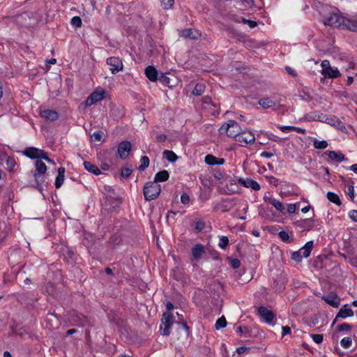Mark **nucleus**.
<instances>
[{
  "mask_svg": "<svg viewBox=\"0 0 357 357\" xmlns=\"http://www.w3.org/2000/svg\"><path fill=\"white\" fill-rule=\"evenodd\" d=\"M34 165L35 169L31 171V174L34 178L35 182L33 186L41 191L43 189V184L45 183V174L47 171V166L40 160H36Z\"/></svg>",
  "mask_w": 357,
  "mask_h": 357,
  "instance_id": "f257e3e1",
  "label": "nucleus"
},
{
  "mask_svg": "<svg viewBox=\"0 0 357 357\" xmlns=\"http://www.w3.org/2000/svg\"><path fill=\"white\" fill-rule=\"evenodd\" d=\"M241 130V126L236 121L229 120L219 128V132L220 135H226L229 137L236 139Z\"/></svg>",
  "mask_w": 357,
  "mask_h": 357,
  "instance_id": "f03ea898",
  "label": "nucleus"
},
{
  "mask_svg": "<svg viewBox=\"0 0 357 357\" xmlns=\"http://www.w3.org/2000/svg\"><path fill=\"white\" fill-rule=\"evenodd\" d=\"M160 185L155 182H150L144 188V195L146 200L155 199L160 193Z\"/></svg>",
  "mask_w": 357,
  "mask_h": 357,
  "instance_id": "7ed1b4c3",
  "label": "nucleus"
},
{
  "mask_svg": "<svg viewBox=\"0 0 357 357\" xmlns=\"http://www.w3.org/2000/svg\"><path fill=\"white\" fill-rule=\"evenodd\" d=\"M67 321L70 326H75L79 327H83L87 322L86 317L82 314L76 312L71 311L68 315Z\"/></svg>",
  "mask_w": 357,
  "mask_h": 357,
  "instance_id": "20e7f679",
  "label": "nucleus"
},
{
  "mask_svg": "<svg viewBox=\"0 0 357 357\" xmlns=\"http://www.w3.org/2000/svg\"><path fill=\"white\" fill-rule=\"evenodd\" d=\"M174 317L169 312H165L161 319L160 326V333L162 335H169L170 334V328L174 324Z\"/></svg>",
  "mask_w": 357,
  "mask_h": 357,
  "instance_id": "39448f33",
  "label": "nucleus"
},
{
  "mask_svg": "<svg viewBox=\"0 0 357 357\" xmlns=\"http://www.w3.org/2000/svg\"><path fill=\"white\" fill-rule=\"evenodd\" d=\"M321 74L328 78H337L340 76V73L337 68L331 67L328 60H324L321 63Z\"/></svg>",
  "mask_w": 357,
  "mask_h": 357,
  "instance_id": "423d86ee",
  "label": "nucleus"
},
{
  "mask_svg": "<svg viewBox=\"0 0 357 357\" xmlns=\"http://www.w3.org/2000/svg\"><path fill=\"white\" fill-rule=\"evenodd\" d=\"M105 91L104 89L101 88L96 89L93 93H91L89 96L86 98L85 101L86 106H91L96 102L102 100L104 98Z\"/></svg>",
  "mask_w": 357,
  "mask_h": 357,
  "instance_id": "0eeeda50",
  "label": "nucleus"
},
{
  "mask_svg": "<svg viewBox=\"0 0 357 357\" xmlns=\"http://www.w3.org/2000/svg\"><path fill=\"white\" fill-rule=\"evenodd\" d=\"M236 140L243 146V144H253L255 141V137L251 131L241 130L236 138Z\"/></svg>",
  "mask_w": 357,
  "mask_h": 357,
  "instance_id": "6e6552de",
  "label": "nucleus"
},
{
  "mask_svg": "<svg viewBox=\"0 0 357 357\" xmlns=\"http://www.w3.org/2000/svg\"><path fill=\"white\" fill-rule=\"evenodd\" d=\"M39 115L41 118L47 121H55L59 119V114L56 110L45 109L43 107L39 108Z\"/></svg>",
  "mask_w": 357,
  "mask_h": 357,
  "instance_id": "1a4fd4ad",
  "label": "nucleus"
},
{
  "mask_svg": "<svg viewBox=\"0 0 357 357\" xmlns=\"http://www.w3.org/2000/svg\"><path fill=\"white\" fill-rule=\"evenodd\" d=\"M107 64L112 74H116L123 69V63L119 57L111 56L107 59Z\"/></svg>",
  "mask_w": 357,
  "mask_h": 357,
  "instance_id": "9d476101",
  "label": "nucleus"
},
{
  "mask_svg": "<svg viewBox=\"0 0 357 357\" xmlns=\"http://www.w3.org/2000/svg\"><path fill=\"white\" fill-rule=\"evenodd\" d=\"M342 29H347L351 31H357V18L343 16L342 20Z\"/></svg>",
  "mask_w": 357,
  "mask_h": 357,
  "instance_id": "9b49d317",
  "label": "nucleus"
},
{
  "mask_svg": "<svg viewBox=\"0 0 357 357\" xmlns=\"http://www.w3.org/2000/svg\"><path fill=\"white\" fill-rule=\"evenodd\" d=\"M131 150V144L130 142H121L117 148V154L121 159L127 158Z\"/></svg>",
  "mask_w": 357,
  "mask_h": 357,
  "instance_id": "f8f14e48",
  "label": "nucleus"
},
{
  "mask_svg": "<svg viewBox=\"0 0 357 357\" xmlns=\"http://www.w3.org/2000/svg\"><path fill=\"white\" fill-rule=\"evenodd\" d=\"M343 16L338 14H332L324 20V24L340 28Z\"/></svg>",
  "mask_w": 357,
  "mask_h": 357,
  "instance_id": "ddd939ff",
  "label": "nucleus"
},
{
  "mask_svg": "<svg viewBox=\"0 0 357 357\" xmlns=\"http://www.w3.org/2000/svg\"><path fill=\"white\" fill-rule=\"evenodd\" d=\"M44 151L36 147H28L24 151V155L31 159H40Z\"/></svg>",
  "mask_w": 357,
  "mask_h": 357,
  "instance_id": "4468645a",
  "label": "nucleus"
},
{
  "mask_svg": "<svg viewBox=\"0 0 357 357\" xmlns=\"http://www.w3.org/2000/svg\"><path fill=\"white\" fill-rule=\"evenodd\" d=\"M238 181V183L241 184L244 187L251 188L254 190H259L260 189L259 183L252 179L240 178Z\"/></svg>",
  "mask_w": 357,
  "mask_h": 357,
  "instance_id": "2eb2a0df",
  "label": "nucleus"
},
{
  "mask_svg": "<svg viewBox=\"0 0 357 357\" xmlns=\"http://www.w3.org/2000/svg\"><path fill=\"white\" fill-rule=\"evenodd\" d=\"M258 312L260 316L268 324H271L275 318V314L265 307H259Z\"/></svg>",
  "mask_w": 357,
  "mask_h": 357,
  "instance_id": "dca6fc26",
  "label": "nucleus"
},
{
  "mask_svg": "<svg viewBox=\"0 0 357 357\" xmlns=\"http://www.w3.org/2000/svg\"><path fill=\"white\" fill-rule=\"evenodd\" d=\"M146 77L151 82H156L158 79V73L155 68L153 66H147L144 70Z\"/></svg>",
  "mask_w": 357,
  "mask_h": 357,
  "instance_id": "f3484780",
  "label": "nucleus"
},
{
  "mask_svg": "<svg viewBox=\"0 0 357 357\" xmlns=\"http://www.w3.org/2000/svg\"><path fill=\"white\" fill-rule=\"evenodd\" d=\"M353 315V310L349 307L348 304H346L343 305L339 310L337 314L336 315L335 320L339 317L346 319L347 317H352Z\"/></svg>",
  "mask_w": 357,
  "mask_h": 357,
  "instance_id": "a211bd4d",
  "label": "nucleus"
},
{
  "mask_svg": "<svg viewBox=\"0 0 357 357\" xmlns=\"http://www.w3.org/2000/svg\"><path fill=\"white\" fill-rule=\"evenodd\" d=\"M322 298L328 304L334 307H337L340 303V298L335 294H331L328 296H323Z\"/></svg>",
  "mask_w": 357,
  "mask_h": 357,
  "instance_id": "6ab92c4d",
  "label": "nucleus"
},
{
  "mask_svg": "<svg viewBox=\"0 0 357 357\" xmlns=\"http://www.w3.org/2000/svg\"><path fill=\"white\" fill-rule=\"evenodd\" d=\"M204 252V248L202 244L195 245L192 248V260H199Z\"/></svg>",
  "mask_w": 357,
  "mask_h": 357,
  "instance_id": "aec40b11",
  "label": "nucleus"
},
{
  "mask_svg": "<svg viewBox=\"0 0 357 357\" xmlns=\"http://www.w3.org/2000/svg\"><path fill=\"white\" fill-rule=\"evenodd\" d=\"M178 325L177 332L178 334L180 335V337H178L179 339L180 337L182 339H185L188 337L189 335L188 331V327L185 323L183 322H179L176 321L175 322Z\"/></svg>",
  "mask_w": 357,
  "mask_h": 357,
  "instance_id": "412c9836",
  "label": "nucleus"
},
{
  "mask_svg": "<svg viewBox=\"0 0 357 357\" xmlns=\"http://www.w3.org/2000/svg\"><path fill=\"white\" fill-rule=\"evenodd\" d=\"M314 220L311 218L301 220L296 222L298 227L306 231H310L314 227Z\"/></svg>",
  "mask_w": 357,
  "mask_h": 357,
  "instance_id": "4be33fe9",
  "label": "nucleus"
},
{
  "mask_svg": "<svg viewBox=\"0 0 357 357\" xmlns=\"http://www.w3.org/2000/svg\"><path fill=\"white\" fill-rule=\"evenodd\" d=\"M65 172L66 169L63 167H61L58 169V175L56 177L55 180V187L56 188H60L63 183L64 178H65Z\"/></svg>",
  "mask_w": 357,
  "mask_h": 357,
  "instance_id": "5701e85b",
  "label": "nucleus"
},
{
  "mask_svg": "<svg viewBox=\"0 0 357 357\" xmlns=\"http://www.w3.org/2000/svg\"><path fill=\"white\" fill-rule=\"evenodd\" d=\"M327 154L330 159L335 162H340L346 160L344 154L340 151H328Z\"/></svg>",
  "mask_w": 357,
  "mask_h": 357,
  "instance_id": "b1692460",
  "label": "nucleus"
},
{
  "mask_svg": "<svg viewBox=\"0 0 357 357\" xmlns=\"http://www.w3.org/2000/svg\"><path fill=\"white\" fill-rule=\"evenodd\" d=\"M83 165L85 169L95 175H99L101 174V171L100 170V169L96 165L91 163V162L84 161Z\"/></svg>",
  "mask_w": 357,
  "mask_h": 357,
  "instance_id": "393cba45",
  "label": "nucleus"
},
{
  "mask_svg": "<svg viewBox=\"0 0 357 357\" xmlns=\"http://www.w3.org/2000/svg\"><path fill=\"white\" fill-rule=\"evenodd\" d=\"M313 244H314L313 241H310L307 242L305 243V245L299 250V251L302 254V256L303 257V258H307L310 256L311 251L312 250V248H313Z\"/></svg>",
  "mask_w": 357,
  "mask_h": 357,
  "instance_id": "a878e982",
  "label": "nucleus"
},
{
  "mask_svg": "<svg viewBox=\"0 0 357 357\" xmlns=\"http://www.w3.org/2000/svg\"><path fill=\"white\" fill-rule=\"evenodd\" d=\"M169 174L167 170H162L158 172L154 178V182L158 183V182H164L168 180Z\"/></svg>",
  "mask_w": 357,
  "mask_h": 357,
  "instance_id": "bb28decb",
  "label": "nucleus"
},
{
  "mask_svg": "<svg viewBox=\"0 0 357 357\" xmlns=\"http://www.w3.org/2000/svg\"><path fill=\"white\" fill-rule=\"evenodd\" d=\"M258 103L264 109L270 108L276 105L275 102L268 97L261 98Z\"/></svg>",
  "mask_w": 357,
  "mask_h": 357,
  "instance_id": "cd10ccee",
  "label": "nucleus"
},
{
  "mask_svg": "<svg viewBox=\"0 0 357 357\" xmlns=\"http://www.w3.org/2000/svg\"><path fill=\"white\" fill-rule=\"evenodd\" d=\"M313 146L317 149H324L328 147V144L326 140H318L317 139L314 138L312 140Z\"/></svg>",
  "mask_w": 357,
  "mask_h": 357,
  "instance_id": "c85d7f7f",
  "label": "nucleus"
},
{
  "mask_svg": "<svg viewBox=\"0 0 357 357\" xmlns=\"http://www.w3.org/2000/svg\"><path fill=\"white\" fill-rule=\"evenodd\" d=\"M327 198L330 202L337 204V206H340L342 204L339 196L334 192H328L327 193Z\"/></svg>",
  "mask_w": 357,
  "mask_h": 357,
  "instance_id": "c756f323",
  "label": "nucleus"
},
{
  "mask_svg": "<svg viewBox=\"0 0 357 357\" xmlns=\"http://www.w3.org/2000/svg\"><path fill=\"white\" fill-rule=\"evenodd\" d=\"M150 160L149 157L144 155L141 158L139 161V165L138 169L139 171H144L146 168H147L149 165Z\"/></svg>",
  "mask_w": 357,
  "mask_h": 357,
  "instance_id": "7c9ffc66",
  "label": "nucleus"
},
{
  "mask_svg": "<svg viewBox=\"0 0 357 357\" xmlns=\"http://www.w3.org/2000/svg\"><path fill=\"white\" fill-rule=\"evenodd\" d=\"M164 158L169 162H175L177 160V155L172 151L165 150L163 152Z\"/></svg>",
  "mask_w": 357,
  "mask_h": 357,
  "instance_id": "2f4dec72",
  "label": "nucleus"
},
{
  "mask_svg": "<svg viewBox=\"0 0 357 357\" xmlns=\"http://www.w3.org/2000/svg\"><path fill=\"white\" fill-rule=\"evenodd\" d=\"M197 35H198V33L190 29H185L181 31V36L185 38H196Z\"/></svg>",
  "mask_w": 357,
  "mask_h": 357,
  "instance_id": "473e14b6",
  "label": "nucleus"
},
{
  "mask_svg": "<svg viewBox=\"0 0 357 357\" xmlns=\"http://www.w3.org/2000/svg\"><path fill=\"white\" fill-rule=\"evenodd\" d=\"M162 84L172 86L171 78L167 77V73H161L158 79Z\"/></svg>",
  "mask_w": 357,
  "mask_h": 357,
  "instance_id": "72a5a7b5",
  "label": "nucleus"
},
{
  "mask_svg": "<svg viewBox=\"0 0 357 357\" xmlns=\"http://www.w3.org/2000/svg\"><path fill=\"white\" fill-rule=\"evenodd\" d=\"M205 90V86L202 84H197L192 91V94L195 96L202 95Z\"/></svg>",
  "mask_w": 357,
  "mask_h": 357,
  "instance_id": "f704fd0d",
  "label": "nucleus"
},
{
  "mask_svg": "<svg viewBox=\"0 0 357 357\" xmlns=\"http://www.w3.org/2000/svg\"><path fill=\"white\" fill-rule=\"evenodd\" d=\"M226 325H227L226 319L224 316H222L217 320V321L215 323V328L217 330H219V329L225 328L226 326Z\"/></svg>",
  "mask_w": 357,
  "mask_h": 357,
  "instance_id": "c9c22d12",
  "label": "nucleus"
},
{
  "mask_svg": "<svg viewBox=\"0 0 357 357\" xmlns=\"http://www.w3.org/2000/svg\"><path fill=\"white\" fill-rule=\"evenodd\" d=\"M341 346L344 349H349L352 344V340L349 337H344L340 341Z\"/></svg>",
  "mask_w": 357,
  "mask_h": 357,
  "instance_id": "e433bc0d",
  "label": "nucleus"
},
{
  "mask_svg": "<svg viewBox=\"0 0 357 357\" xmlns=\"http://www.w3.org/2000/svg\"><path fill=\"white\" fill-rule=\"evenodd\" d=\"M15 165H16V162H15L14 158L10 157V156H7V158H6L7 169L9 171H12L14 167L15 166Z\"/></svg>",
  "mask_w": 357,
  "mask_h": 357,
  "instance_id": "4c0bfd02",
  "label": "nucleus"
},
{
  "mask_svg": "<svg viewBox=\"0 0 357 357\" xmlns=\"http://www.w3.org/2000/svg\"><path fill=\"white\" fill-rule=\"evenodd\" d=\"M217 158L213 156V155H207L205 157V162L209 165H214L217 163Z\"/></svg>",
  "mask_w": 357,
  "mask_h": 357,
  "instance_id": "58836bf2",
  "label": "nucleus"
},
{
  "mask_svg": "<svg viewBox=\"0 0 357 357\" xmlns=\"http://www.w3.org/2000/svg\"><path fill=\"white\" fill-rule=\"evenodd\" d=\"M229 244V239L227 236H221L220 237V240H219V243H218V245L220 248H221L222 249H225L227 248V246Z\"/></svg>",
  "mask_w": 357,
  "mask_h": 357,
  "instance_id": "ea45409f",
  "label": "nucleus"
},
{
  "mask_svg": "<svg viewBox=\"0 0 357 357\" xmlns=\"http://www.w3.org/2000/svg\"><path fill=\"white\" fill-rule=\"evenodd\" d=\"M279 236L281 240L285 243H290L292 241L289 234L284 231H282L279 233Z\"/></svg>",
  "mask_w": 357,
  "mask_h": 357,
  "instance_id": "a19ab883",
  "label": "nucleus"
},
{
  "mask_svg": "<svg viewBox=\"0 0 357 357\" xmlns=\"http://www.w3.org/2000/svg\"><path fill=\"white\" fill-rule=\"evenodd\" d=\"M271 204L280 212H283L284 210V206L283 204L276 199H274Z\"/></svg>",
  "mask_w": 357,
  "mask_h": 357,
  "instance_id": "79ce46f5",
  "label": "nucleus"
},
{
  "mask_svg": "<svg viewBox=\"0 0 357 357\" xmlns=\"http://www.w3.org/2000/svg\"><path fill=\"white\" fill-rule=\"evenodd\" d=\"M71 24L76 27V28H79V27H81L82 26V20L81 18L79 17V16H75L73 17L72 19H71Z\"/></svg>",
  "mask_w": 357,
  "mask_h": 357,
  "instance_id": "37998d69",
  "label": "nucleus"
},
{
  "mask_svg": "<svg viewBox=\"0 0 357 357\" xmlns=\"http://www.w3.org/2000/svg\"><path fill=\"white\" fill-rule=\"evenodd\" d=\"M303 257L299 250L294 252L291 255V259L296 262H300Z\"/></svg>",
  "mask_w": 357,
  "mask_h": 357,
  "instance_id": "c03bdc74",
  "label": "nucleus"
},
{
  "mask_svg": "<svg viewBox=\"0 0 357 357\" xmlns=\"http://www.w3.org/2000/svg\"><path fill=\"white\" fill-rule=\"evenodd\" d=\"M174 0H161V3L164 9H169L172 7Z\"/></svg>",
  "mask_w": 357,
  "mask_h": 357,
  "instance_id": "a18cd8bd",
  "label": "nucleus"
},
{
  "mask_svg": "<svg viewBox=\"0 0 357 357\" xmlns=\"http://www.w3.org/2000/svg\"><path fill=\"white\" fill-rule=\"evenodd\" d=\"M103 132L100 130L96 131L93 133L91 138L93 140L100 142L102 139Z\"/></svg>",
  "mask_w": 357,
  "mask_h": 357,
  "instance_id": "49530a36",
  "label": "nucleus"
},
{
  "mask_svg": "<svg viewBox=\"0 0 357 357\" xmlns=\"http://www.w3.org/2000/svg\"><path fill=\"white\" fill-rule=\"evenodd\" d=\"M337 330L339 331H350L351 326L347 323H344L337 326Z\"/></svg>",
  "mask_w": 357,
  "mask_h": 357,
  "instance_id": "de8ad7c7",
  "label": "nucleus"
},
{
  "mask_svg": "<svg viewBox=\"0 0 357 357\" xmlns=\"http://www.w3.org/2000/svg\"><path fill=\"white\" fill-rule=\"evenodd\" d=\"M132 172V169L127 167H123L121 169V176L123 178H127L129 176L131 175Z\"/></svg>",
  "mask_w": 357,
  "mask_h": 357,
  "instance_id": "09e8293b",
  "label": "nucleus"
},
{
  "mask_svg": "<svg viewBox=\"0 0 357 357\" xmlns=\"http://www.w3.org/2000/svg\"><path fill=\"white\" fill-rule=\"evenodd\" d=\"M190 201V196L188 195V194L183 192L181 196V203L184 205H188V204H189Z\"/></svg>",
  "mask_w": 357,
  "mask_h": 357,
  "instance_id": "8fccbe9b",
  "label": "nucleus"
},
{
  "mask_svg": "<svg viewBox=\"0 0 357 357\" xmlns=\"http://www.w3.org/2000/svg\"><path fill=\"white\" fill-rule=\"evenodd\" d=\"M311 337L314 342L317 344H319L323 341V335L321 334H312Z\"/></svg>",
  "mask_w": 357,
  "mask_h": 357,
  "instance_id": "3c124183",
  "label": "nucleus"
},
{
  "mask_svg": "<svg viewBox=\"0 0 357 357\" xmlns=\"http://www.w3.org/2000/svg\"><path fill=\"white\" fill-rule=\"evenodd\" d=\"M346 193L349 196L351 200H354V188L353 185H350L347 187V190H346Z\"/></svg>",
  "mask_w": 357,
  "mask_h": 357,
  "instance_id": "603ef678",
  "label": "nucleus"
},
{
  "mask_svg": "<svg viewBox=\"0 0 357 357\" xmlns=\"http://www.w3.org/2000/svg\"><path fill=\"white\" fill-rule=\"evenodd\" d=\"M241 19L242 23L248 24V26L250 28H255L257 25V22L255 21L247 20L245 18H241Z\"/></svg>",
  "mask_w": 357,
  "mask_h": 357,
  "instance_id": "864d4df0",
  "label": "nucleus"
},
{
  "mask_svg": "<svg viewBox=\"0 0 357 357\" xmlns=\"http://www.w3.org/2000/svg\"><path fill=\"white\" fill-rule=\"evenodd\" d=\"M313 119L318 120L321 122L327 121V120H329V117L324 114H320L316 116Z\"/></svg>",
  "mask_w": 357,
  "mask_h": 357,
  "instance_id": "5fc2aeb1",
  "label": "nucleus"
},
{
  "mask_svg": "<svg viewBox=\"0 0 357 357\" xmlns=\"http://www.w3.org/2000/svg\"><path fill=\"white\" fill-rule=\"evenodd\" d=\"M278 128L284 132H288L290 131H293L294 126H278Z\"/></svg>",
  "mask_w": 357,
  "mask_h": 357,
  "instance_id": "6e6d98bb",
  "label": "nucleus"
},
{
  "mask_svg": "<svg viewBox=\"0 0 357 357\" xmlns=\"http://www.w3.org/2000/svg\"><path fill=\"white\" fill-rule=\"evenodd\" d=\"M40 159H44L45 160H46L47 162L49 163H51V164H53L54 165L55 162H54L53 160H52L51 158H50L48 156H47V154L45 151H44L43 154L42 155Z\"/></svg>",
  "mask_w": 357,
  "mask_h": 357,
  "instance_id": "4d7b16f0",
  "label": "nucleus"
},
{
  "mask_svg": "<svg viewBox=\"0 0 357 357\" xmlns=\"http://www.w3.org/2000/svg\"><path fill=\"white\" fill-rule=\"evenodd\" d=\"M231 265L234 268H238L241 265V262L238 259H234L231 261Z\"/></svg>",
  "mask_w": 357,
  "mask_h": 357,
  "instance_id": "13d9d810",
  "label": "nucleus"
},
{
  "mask_svg": "<svg viewBox=\"0 0 357 357\" xmlns=\"http://www.w3.org/2000/svg\"><path fill=\"white\" fill-rule=\"evenodd\" d=\"M296 206L295 204H290L287 206V211L289 213H294L296 211Z\"/></svg>",
  "mask_w": 357,
  "mask_h": 357,
  "instance_id": "bf43d9fd",
  "label": "nucleus"
},
{
  "mask_svg": "<svg viewBox=\"0 0 357 357\" xmlns=\"http://www.w3.org/2000/svg\"><path fill=\"white\" fill-rule=\"evenodd\" d=\"M229 18H230L231 20H233V21H234V22H238V23H240V22H241V18H243V17H239V16H238V15H236L231 14V15H229Z\"/></svg>",
  "mask_w": 357,
  "mask_h": 357,
  "instance_id": "052dcab7",
  "label": "nucleus"
},
{
  "mask_svg": "<svg viewBox=\"0 0 357 357\" xmlns=\"http://www.w3.org/2000/svg\"><path fill=\"white\" fill-rule=\"evenodd\" d=\"M167 139V136L164 134L157 135L156 140L158 142H163Z\"/></svg>",
  "mask_w": 357,
  "mask_h": 357,
  "instance_id": "680f3d73",
  "label": "nucleus"
},
{
  "mask_svg": "<svg viewBox=\"0 0 357 357\" xmlns=\"http://www.w3.org/2000/svg\"><path fill=\"white\" fill-rule=\"evenodd\" d=\"M349 217L354 221L357 222V211H356V210L351 211L349 212Z\"/></svg>",
  "mask_w": 357,
  "mask_h": 357,
  "instance_id": "e2e57ef3",
  "label": "nucleus"
},
{
  "mask_svg": "<svg viewBox=\"0 0 357 357\" xmlns=\"http://www.w3.org/2000/svg\"><path fill=\"white\" fill-rule=\"evenodd\" d=\"M282 336H284L287 334H289L291 333V328L289 326H282Z\"/></svg>",
  "mask_w": 357,
  "mask_h": 357,
  "instance_id": "0e129e2a",
  "label": "nucleus"
},
{
  "mask_svg": "<svg viewBox=\"0 0 357 357\" xmlns=\"http://www.w3.org/2000/svg\"><path fill=\"white\" fill-rule=\"evenodd\" d=\"M246 329L247 328L245 327L238 326L236 328V333L238 334H239L240 335H243L245 333V331H246Z\"/></svg>",
  "mask_w": 357,
  "mask_h": 357,
  "instance_id": "69168bd1",
  "label": "nucleus"
},
{
  "mask_svg": "<svg viewBox=\"0 0 357 357\" xmlns=\"http://www.w3.org/2000/svg\"><path fill=\"white\" fill-rule=\"evenodd\" d=\"M260 155L262 157V158H271L273 156V153H270V152H267V151H263Z\"/></svg>",
  "mask_w": 357,
  "mask_h": 357,
  "instance_id": "338daca9",
  "label": "nucleus"
},
{
  "mask_svg": "<svg viewBox=\"0 0 357 357\" xmlns=\"http://www.w3.org/2000/svg\"><path fill=\"white\" fill-rule=\"evenodd\" d=\"M275 198H273L272 197L269 196V195H264V200L266 202H268L269 204H271L272 202L274 200Z\"/></svg>",
  "mask_w": 357,
  "mask_h": 357,
  "instance_id": "774afa93",
  "label": "nucleus"
}]
</instances>
